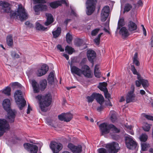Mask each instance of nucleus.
I'll use <instances>...</instances> for the list:
<instances>
[{"label": "nucleus", "mask_w": 153, "mask_h": 153, "mask_svg": "<svg viewBox=\"0 0 153 153\" xmlns=\"http://www.w3.org/2000/svg\"><path fill=\"white\" fill-rule=\"evenodd\" d=\"M9 12L11 19H14L15 17L17 18L19 17L20 21H22L26 20L28 18L27 13L22 4L18 5L17 10L16 11L10 10Z\"/></svg>", "instance_id": "nucleus-1"}, {"label": "nucleus", "mask_w": 153, "mask_h": 153, "mask_svg": "<svg viewBox=\"0 0 153 153\" xmlns=\"http://www.w3.org/2000/svg\"><path fill=\"white\" fill-rule=\"evenodd\" d=\"M36 98L39 102L40 107L42 111L45 112L47 110L45 107H48L51 103L52 98L50 94H48L44 96L38 95Z\"/></svg>", "instance_id": "nucleus-2"}, {"label": "nucleus", "mask_w": 153, "mask_h": 153, "mask_svg": "<svg viewBox=\"0 0 153 153\" xmlns=\"http://www.w3.org/2000/svg\"><path fill=\"white\" fill-rule=\"evenodd\" d=\"M2 105L4 109L7 113V120L10 123H13L14 121L16 113L14 111L10 109V100L8 99H4Z\"/></svg>", "instance_id": "nucleus-3"}, {"label": "nucleus", "mask_w": 153, "mask_h": 153, "mask_svg": "<svg viewBox=\"0 0 153 153\" xmlns=\"http://www.w3.org/2000/svg\"><path fill=\"white\" fill-rule=\"evenodd\" d=\"M15 100L19 109L22 110L26 104V102L23 97L22 92L20 90L16 91L14 94Z\"/></svg>", "instance_id": "nucleus-4"}, {"label": "nucleus", "mask_w": 153, "mask_h": 153, "mask_svg": "<svg viewBox=\"0 0 153 153\" xmlns=\"http://www.w3.org/2000/svg\"><path fill=\"white\" fill-rule=\"evenodd\" d=\"M97 0H87L86 2L87 10L86 13L87 15H91L94 11Z\"/></svg>", "instance_id": "nucleus-5"}, {"label": "nucleus", "mask_w": 153, "mask_h": 153, "mask_svg": "<svg viewBox=\"0 0 153 153\" xmlns=\"http://www.w3.org/2000/svg\"><path fill=\"white\" fill-rule=\"evenodd\" d=\"M125 142L126 147L129 149H134L136 148L137 145L136 142L133 139V137L128 135L125 137Z\"/></svg>", "instance_id": "nucleus-6"}, {"label": "nucleus", "mask_w": 153, "mask_h": 153, "mask_svg": "<svg viewBox=\"0 0 153 153\" xmlns=\"http://www.w3.org/2000/svg\"><path fill=\"white\" fill-rule=\"evenodd\" d=\"M105 147L109 153H117L120 149L118 143L114 142L107 144Z\"/></svg>", "instance_id": "nucleus-7"}, {"label": "nucleus", "mask_w": 153, "mask_h": 153, "mask_svg": "<svg viewBox=\"0 0 153 153\" xmlns=\"http://www.w3.org/2000/svg\"><path fill=\"white\" fill-rule=\"evenodd\" d=\"M45 4L39 3L33 7L36 15H39L40 14L41 12L45 11L48 10V6Z\"/></svg>", "instance_id": "nucleus-8"}, {"label": "nucleus", "mask_w": 153, "mask_h": 153, "mask_svg": "<svg viewBox=\"0 0 153 153\" xmlns=\"http://www.w3.org/2000/svg\"><path fill=\"white\" fill-rule=\"evenodd\" d=\"M9 128V125L6 120L0 119V137L3 135L6 130Z\"/></svg>", "instance_id": "nucleus-9"}, {"label": "nucleus", "mask_w": 153, "mask_h": 153, "mask_svg": "<svg viewBox=\"0 0 153 153\" xmlns=\"http://www.w3.org/2000/svg\"><path fill=\"white\" fill-rule=\"evenodd\" d=\"M50 147L53 153H58L62 148V144L55 142H51Z\"/></svg>", "instance_id": "nucleus-10"}, {"label": "nucleus", "mask_w": 153, "mask_h": 153, "mask_svg": "<svg viewBox=\"0 0 153 153\" xmlns=\"http://www.w3.org/2000/svg\"><path fill=\"white\" fill-rule=\"evenodd\" d=\"M81 75L83 74L87 78H91L92 77L91 71L89 67L87 65H84L81 68Z\"/></svg>", "instance_id": "nucleus-11"}, {"label": "nucleus", "mask_w": 153, "mask_h": 153, "mask_svg": "<svg viewBox=\"0 0 153 153\" xmlns=\"http://www.w3.org/2000/svg\"><path fill=\"white\" fill-rule=\"evenodd\" d=\"M58 117L59 119L61 121L68 122L72 118L73 115L70 113H63L59 115Z\"/></svg>", "instance_id": "nucleus-12"}, {"label": "nucleus", "mask_w": 153, "mask_h": 153, "mask_svg": "<svg viewBox=\"0 0 153 153\" xmlns=\"http://www.w3.org/2000/svg\"><path fill=\"white\" fill-rule=\"evenodd\" d=\"M110 124L106 123H103L99 126L100 129L102 134L108 133L110 130Z\"/></svg>", "instance_id": "nucleus-13"}, {"label": "nucleus", "mask_w": 153, "mask_h": 153, "mask_svg": "<svg viewBox=\"0 0 153 153\" xmlns=\"http://www.w3.org/2000/svg\"><path fill=\"white\" fill-rule=\"evenodd\" d=\"M133 91H130L128 92L126 96V102L127 103L133 102L134 101L135 94L134 93V87L133 86Z\"/></svg>", "instance_id": "nucleus-14"}, {"label": "nucleus", "mask_w": 153, "mask_h": 153, "mask_svg": "<svg viewBox=\"0 0 153 153\" xmlns=\"http://www.w3.org/2000/svg\"><path fill=\"white\" fill-rule=\"evenodd\" d=\"M48 70V67L46 64H43L41 68L38 69L36 72V74L38 76H42L45 74Z\"/></svg>", "instance_id": "nucleus-15"}, {"label": "nucleus", "mask_w": 153, "mask_h": 153, "mask_svg": "<svg viewBox=\"0 0 153 153\" xmlns=\"http://www.w3.org/2000/svg\"><path fill=\"white\" fill-rule=\"evenodd\" d=\"M68 147L74 153H80L82 151V147L80 146H75L70 143H68Z\"/></svg>", "instance_id": "nucleus-16"}, {"label": "nucleus", "mask_w": 153, "mask_h": 153, "mask_svg": "<svg viewBox=\"0 0 153 153\" xmlns=\"http://www.w3.org/2000/svg\"><path fill=\"white\" fill-rule=\"evenodd\" d=\"M96 54L95 52L91 50H89L87 51V56L89 61L94 64V59L96 57Z\"/></svg>", "instance_id": "nucleus-17"}, {"label": "nucleus", "mask_w": 153, "mask_h": 153, "mask_svg": "<svg viewBox=\"0 0 153 153\" xmlns=\"http://www.w3.org/2000/svg\"><path fill=\"white\" fill-rule=\"evenodd\" d=\"M70 69L71 72L73 74H76L79 76H81V68L80 69L75 66L71 65Z\"/></svg>", "instance_id": "nucleus-18"}, {"label": "nucleus", "mask_w": 153, "mask_h": 153, "mask_svg": "<svg viewBox=\"0 0 153 153\" xmlns=\"http://www.w3.org/2000/svg\"><path fill=\"white\" fill-rule=\"evenodd\" d=\"M127 27L128 30L130 32H132L137 29V24L131 20H129L127 22Z\"/></svg>", "instance_id": "nucleus-19"}, {"label": "nucleus", "mask_w": 153, "mask_h": 153, "mask_svg": "<svg viewBox=\"0 0 153 153\" xmlns=\"http://www.w3.org/2000/svg\"><path fill=\"white\" fill-rule=\"evenodd\" d=\"M45 16L46 17L47 20L45 23V25L48 26L53 22V18L52 15L50 13H46Z\"/></svg>", "instance_id": "nucleus-20"}, {"label": "nucleus", "mask_w": 153, "mask_h": 153, "mask_svg": "<svg viewBox=\"0 0 153 153\" xmlns=\"http://www.w3.org/2000/svg\"><path fill=\"white\" fill-rule=\"evenodd\" d=\"M10 4L5 1H0V6L3 8H5L4 10L5 12L9 13L10 10V8L9 7Z\"/></svg>", "instance_id": "nucleus-21"}, {"label": "nucleus", "mask_w": 153, "mask_h": 153, "mask_svg": "<svg viewBox=\"0 0 153 153\" xmlns=\"http://www.w3.org/2000/svg\"><path fill=\"white\" fill-rule=\"evenodd\" d=\"M107 83L105 82H100L99 85L97 86V88L101 91H106L108 89L107 88Z\"/></svg>", "instance_id": "nucleus-22"}, {"label": "nucleus", "mask_w": 153, "mask_h": 153, "mask_svg": "<svg viewBox=\"0 0 153 153\" xmlns=\"http://www.w3.org/2000/svg\"><path fill=\"white\" fill-rule=\"evenodd\" d=\"M126 27H122L120 29V33L122 36L125 37H128L129 35V33Z\"/></svg>", "instance_id": "nucleus-23"}, {"label": "nucleus", "mask_w": 153, "mask_h": 153, "mask_svg": "<svg viewBox=\"0 0 153 153\" xmlns=\"http://www.w3.org/2000/svg\"><path fill=\"white\" fill-rule=\"evenodd\" d=\"M95 99L100 105H102L104 102V99L103 96L99 94L95 93Z\"/></svg>", "instance_id": "nucleus-24"}, {"label": "nucleus", "mask_w": 153, "mask_h": 153, "mask_svg": "<svg viewBox=\"0 0 153 153\" xmlns=\"http://www.w3.org/2000/svg\"><path fill=\"white\" fill-rule=\"evenodd\" d=\"M31 83L34 92L37 93L39 92V85L36 80L34 79L32 80H31Z\"/></svg>", "instance_id": "nucleus-25"}, {"label": "nucleus", "mask_w": 153, "mask_h": 153, "mask_svg": "<svg viewBox=\"0 0 153 153\" xmlns=\"http://www.w3.org/2000/svg\"><path fill=\"white\" fill-rule=\"evenodd\" d=\"M61 32V28L60 27H58L56 29L52 32L53 36L54 38H58L60 35Z\"/></svg>", "instance_id": "nucleus-26"}, {"label": "nucleus", "mask_w": 153, "mask_h": 153, "mask_svg": "<svg viewBox=\"0 0 153 153\" xmlns=\"http://www.w3.org/2000/svg\"><path fill=\"white\" fill-rule=\"evenodd\" d=\"M7 43L9 47H12L13 45V37L11 35H10L7 36Z\"/></svg>", "instance_id": "nucleus-27"}, {"label": "nucleus", "mask_w": 153, "mask_h": 153, "mask_svg": "<svg viewBox=\"0 0 153 153\" xmlns=\"http://www.w3.org/2000/svg\"><path fill=\"white\" fill-rule=\"evenodd\" d=\"M47 85V80L44 79L41 80L40 82V86L41 91H44L46 88Z\"/></svg>", "instance_id": "nucleus-28"}, {"label": "nucleus", "mask_w": 153, "mask_h": 153, "mask_svg": "<svg viewBox=\"0 0 153 153\" xmlns=\"http://www.w3.org/2000/svg\"><path fill=\"white\" fill-rule=\"evenodd\" d=\"M36 28L39 30L45 31L47 30V27H45L39 23H36Z\"/></svg>", "instance_id": "nucleus-29"}, {"label": "nucleus", "mask_w": 153, "mask_h": 153, "mask_svg": "<svg viewBox=\"0 0 153 153\" xmlns=\"http://www.w3.org/2000/svg\"><path fill=\"white\" fill-rule=\"evenodd\" d=\"M124 23V19L123 17L119 18L118 22L117 29H119L121 27L125 25Z\"/></svg>", "instance_id": "nucleus-30"}, {"label": "nucleus", "mask_w": 153, "mask_h": 153, "mask_svg": "<svg viewBox=\"0 0 153 153\" xmlns=\"http://www.w3.org/2000/svg\"><path fill=\"white\" fill-rule=\"evenodd\" d=\"M110 130L114 133H119L120 131V130L118 128L115 126L111 124H110Z\"/></svg>", "instance_id": "nucleus-31"}, {"label": "nucleus", "mask_w": 153, "mask_h": 153, "mask_svg": "<svg viewBox=\"0 0 153 153\" xmlns=\"http://www.w3.org/2000/svg\"><path fill=\"white\" fill-rule=\"evenodd\" d=\"M110 114H111V121L113 123L116 121L117 118L115 112L114 111H111L110 112Z\"/></svg>", "instance_id": "nucleus-32"}, {"label": "nucleus", "mask_w": 153, "mask_h": 153, "mask_svg": "<svg viewBox=\"0 0 153 153\" xmlns=\"http://www.w3.org/2000/svg\"><path fill=\"white\" fill-rule=\"evenodd\" d=\"M95 93H93L91 96H88L86 97L87 102L88 103L92 102L95 99Z\"/></svg>", "instance_id": "nucleus-33"}, {"label": "nucleus", "mask_w": 153, "mask_h": 153, "mask_svg": "<svg viewBox=\"0 0 153 153\" xmlns=\"http://www.w3.org/2000/svg\"><path fill=\"white\" fill-rule=\"evenodd\" d=\"M50 6L53 8H56L59 6V1L52 2L50 3Z\"/></svg>", "instance_id": "nucleus-34"}, {"label": "nucleus", "mask_w": 153, "mask_h": 153, "mask_svg": "<svg viewBox=\"0 0 153 153\" xmlns=\"http://www.w3.org/2000/svg\"><path fill=\"white\" fill-rule=\"evenodd\" d=\"M141 82L142 85L145 89L146 88H147L149 86V84L147 80L143 79L142 78Z\"/></svg>", "instance_id": "nucleus-35"}, {"label": "nucleus", "mask_w": 153, "mask_h": 153, "mask_svg": "<svg viewBox=\"0 0 153 153\" xmlns=\"http://www.w3.org/2000/svg\"><path fill=\"white\" fill-rule=\"evenodd\" d=\"M65 51L70 54H72L74 51V49L71 47L67 45L65 49Z\"/></svg>", "instance_id": "nucleus-36"}, {"label": "nucleus", "mask_w": 153, "mask_h": 153, "mask_svg": "<svg viewBox=\"0 0 153 153\" xmlns=\"http://www.w3.org/2000/svg\"><path fill=\"white\" fill-rule=\"evenodd\" d=\"M108 13H103L102 12L101 15V21L102 22L105 21L107 19L109 15Z\"/></svg>", "instance_id": "nucleus-37"}, {"label": "nucleus", "mask_w": 153, "mask_h": 153, "mask_svg": "<svg viewBox=\"0 0 153 153\" xmlns=\"http://www.w3.org/2000/svg\"><path fill=\"white\" fill-rule=\"evenodd\" d=\"M148 139V136L145 134H142L139 137V139L141 142H145Z\"/></svg>", "instance_id": "nucleus-38"}, {"label": "nucleus", "mask_w": 153, "mask_h": 153, "mask_svg": "<svg viewBox=\"0 0 153 153\" xmlns=\"http://www.w3.org/2000/svg\"><path fill=\"white\" fill-rule=\"evenodd\" d=\"M143 128L144 131H148L150 128V125L147 123H144L143 126Z\"/></svg>", "instance_id": "nucleus-39"}, {"label": "nucleus", "mask_w": 153, "mask_h": 153, "mask_svg": "<svg viewBox=\"0 0 153 153\" xmlns=\"http://www.w3.org/2000/svg\"><path fill=\"white\" fill-rule=\"evenodd\" d=\"M38 150V146L35 145H32L30 151L31 153H36Z\"/></svg>", "instance_id": "nucleus-40"}, {"label": "nucleus", "mask_w": 153, "mask_h": 153, "mask_svg": "<svg viewBox=\"0 0 153 153\" xmlns=\"http://www.w3.org/2000/svg\"><path fill=\"white\" fill-rule=\"evenodd\" d=\"M66 39L67 42L69 44L70 43L72 40V36L69 33H68L66 35Z\"/></svg>", "instance_id": "nucleus-41"}, {"label": "nucleus", "mask_w": 153, "mask_h": 153, "mask_svg": "<svg viewBox=\"0 0 153 153\" xmlns=\"http://www.w3.org/2000/svg\"><path fill=\"white\" fill-rule=\"evenodd\" d=\"M132 7V6L131 4L128 3L126 4L124 8V12H128L131 9Z\"/></svg>", "instance_id": "nucleus-42"}, {"label": "nucleus", "mask_w": 153, "mask_h": 153, "mask_svg": "<svg viewBox=\"0 0 153 153\" xmlns=\"http://www.w3.org/2000/svg\"><path fill=\"white\" fill-rule=\"evenodd\" d=\"M11 88L7 86L3 91V93L7 96L10 95Z\"/></svg>", "instance_id": "nucleus-43"}, {"label": "nucleus", "mask_w": 153, "mask_h": 153, "mask_svg": "<svg viewBox=\"0 0 153 153\" xmlns=\"http://www.w3.org/2000/svg\"><path fill=\"white\" fill-rule=\"evenodd\" d=\"M133 5L134 6V8L135 9L136 8H138L140 6H142L143 3L141 0H139L138 1L136 4H134Z\"/></svg>", "instance_id": "nucleus-44"}, {"label": "nucleus", "mask_w": 153, "mask_h": 153, "mask_svg": "<svg viewBox=\"0 0 153 153\" xmlns=\"http://www.w3.org/2000/svg\"><path fill=\"white\" fill-rule=\"evenodd\" d=\"M142 77H141V76H139L138 75V76H137V79H138V80H136L135 81V84L136 86L137 87H139L140 86L141 84V80Z\"/></svg>", "instance_id": "nucleus-45"}, {"label": "nucleus", "mask_w": 153, "mask_h": 153, "mask_svg": "<svg viewBox=\"0 0 153 153\" xmlns=\"http://www.w3.org/2000/svg\"><path fill=\"white\" fill-rule=\"evenodd\" d=\"M11 55L12 58L14 59H18L20 57L19 55L18 54L13 51H12L11 52Z\"/></svg>", "instance_id": "nucleus-46"}, {"label": "nucleus", "mask_w": 153, "mask_h": 153, "mask_svg": "<svg viewBox=\"0 0 153 153\" xmlns=\"http://www.w3.org/2000/svg\"><path fill=\"white\" fill-rule=\"evenodd\" d=\"M83 40L80 39H78L76 40L75 44L77 46H80L82 44Z\"/></svg>", "instance_id": "nucleus-47"}, {"label": "nucleus", "mask_w": 153, "mask_h": 153, "mask_svg": "<svg viewBox=\"0 0 153 153\" xmlns=\"http://www.w3.org/2000/svg\"><path fill=\"white\" fill-rule=\"evenodd\" d=\"M131 70L132 71L133 74L134 75H137V76H138V75L139 76H140V74L136 70L134 66L131 65Z\"/></svg>", "instance_id": "nucleus-48"}, {"label": "nucleus", "mask_w": 153, "mask_h": 153, "mask_svg": "<svg viewBox=\"0 0 153 153\" xmlns=\"http://www.w3.org/2000/svg\"><path fill=\"white\" fill-rule=\"evenodd\" d=\"M32 145L29 143H25L24 144L23 146L25 149L28 150H30Z\"/></svg>", "instance_id": "nucleus-49"}, {"label": "nucleus", "mask_w": 153, "mask_h": 153, "mask_svg": "<svg viewBox=\"0 0 153 153\" xmlns=\"http://www.w3.org/2000/svg\"><path fill=\"white\" fill-rule=\"evenodd\" d=\"M34 4L39 3H46V0H33Z\"/></svg>", "instance_id": "nucleus-50"}, {"label": "nucleus", "mask_w": 153, "mask_h": 153, "mask_svg": "<svg viewBox=\"0 0 153 153\" xmlns=\"http://www.w3.org/2000/svg\"><path fill=\"white\" fill-rule=\"evenodd\" d=\"M100 30V28H96L91 31V34L92 36H96Z\"/></svg>", "instance_id": "nucleus-51"}, {"label": "nucleus", "mask_w": 153, "mask_h": 153, "mask_svg": "<svg viewBox=\"0 0 153 153\" xmlns=\"http://www.w3.org/2000/svg\"><path fill=\"white\" fill-rule=\"evenodd\" d=\"M97 151L98 153H108L106 149L103 148L98 149Z\"/></svg>", "instance_id": "nucleus-52"}, {"label": "nucleus", "mask_w": 153, "mask_h": 153, "mask_svg": "<svg viewBox=\"0 0 153 153\" xmlns=\"http://www.w3.org/2000/svg\"><path fill=\"white\" fill-rule=\"evenodd\" d=\"M141 150L143 151H146L148 147V145L146 143H143L141 144Z\"/></svg>", "instance_id": "nucleus-53"}, {"label": "nucleus", "mask_w": 153, "mask_h": 153, "mask_svg": "<svg viewBox=\"0 0 153 153\" xmlns=\"http://www.w3.org/2000/svg\"><path fill=\"white\" fill-rule=\"evenodd\" d=\"M110 8L109 6H106L104 7L102 10V12L103 13H109Z\"/></svg>", "instance_id": "nucleus-54"}, {"label": "nucleus", "mask_w": 153, "mask_h": 153, "mask_svg": "<svg viewBox=\"0 0 153 153\" xmlns=\"http://www.w3.org/2000/svg\"><path fill=\"white\" fill-rule=\"evenodd\" d=\"M104 93L105 97L106 98L108 99H109L111 97V95L109 94L108 91V90H107V91L103 92Z\"/></svg>", "instance_id": "nucleus-55"}, {"label": "nucleus", "mask_w": 153, "mask_h": 153, "mask_svg": "<svg viewBox=\"0 0 153 153\" xmlns=\"http://www.w3.org/2000/svg\"><path fill=\"white\" fill-rule=\"evenodd\" d=\"M20 85V84L19 82H15L12 83V86L13 88H15L16 86L19 87Z\"/></svg>", "instance_id": "nucleus-56"}, {"label": "nucleus", "mask_w": 153, "mask_h": 153, "mask_svg": "<svg viewBox=\"0 0 153 153\" xmlns=\"http://www.w3.org/2000/svg\"><path fill=\"white\" fill-rule=\"evenodd\" d=\"M144 117H145L147 119L153 121V117L151 116L144 114Z\"/></svg>", "instance_id": "nucleus-57"}, {"label": "nucleus", "mask_w": 153, "mask_h": 153, "mask_svg": "<svg viewBox=\"0 0 153 153\" xmlns=\"http://www.w3.org/2000/svg\"><path fill=\"white\" fill-rule=\"evenodd\" d=\"M76 62V59H75V58H71V62H68L69 63L70 65V67H71V65H73V64Z\"/></svg>", "instance_id": "nucleus-58"}, {"label": "nucleus", "mask_w": 153, "mask_h": 153, "mask_svg": "<svg viewBox=\"0 0 153 153\" xmlns=\"http://www.w3.org/2000/svg\"><path fill=\"white\" fill-rule=\"evenodd\" d=\"M95 76L97 78H100V73L99 71H94Z\"/></svg>", "instance_id": "nucleus-59"}, {"label": "nucleus", "mask_w": 153, "mask_h": 153, "mask_svg": "<svg viewBox=\"0 0 153 153\" xmlns=\"http://www.w3.org/2000/svg\"><path fill=\"white\" fill-rule=\"evenodd\" d=\"M48 80L49 83L52 84L54 81V78L48 77Z\"/></svg>", "instance_id": "nucleus-60"}, {"label": "nucleus", "mask_w": 153, "mask_h": 153, "mask_svg": "<svg viewBox=\"0 0 153 153\" xmlns=\"http://www.w3.org/2000/svg\"><path fill=\"white\" fill-rule=\"evenodd\" d=\"M57 48L60 50L61 52H63L64 51V49L62 47V46L60 45H58L57 46Z\"/></svg>", "instance_id": "nucleus-61"}, {"label": "nucleus", "mask_w": 153, "mask_h": 153, "mask_svg": "<svg viewBox=\"0 0 153 153\" xmlns=\"http://www.w3.org/2000/svg\"><path fill=\"white\" fill-rule=\"evenodd\" d=\"M133 62L136 66H138L140 65V62L137 59L133 60Z\"/></svg>", "instance_id": "nucleus-62"}, {"label": "nucleus", "mask_w": 153, "mask_h": 153, "mask_svg": "<svg viewBox=\"0 0 153 153\" xmlns=\"http://www.w3.org/2000/svg\"><path fill=\"white\" fill-rule=\"evenodd\" d=\"M25 25L27 26L28 27H31L32 26V25L31 24L29 21H27L25 23Z\"/></svg>", "instance_id": "nucleus-63"}, {"label": "nucleus", "mask_w": 153, "mask_h": 153, "mask_svg": "<svg viewBox=\"0 0 153 153\" xmlns=\"http://www.w3.org/2000/svg\"><path fill=\"white\" fill-rule=\"evenodd\" d=\"M100 39L97 38H95L94 39V41L97 45H99L100 43Z\"/></svg>", "instance_id": "nucleus-64"}]
</instances>
